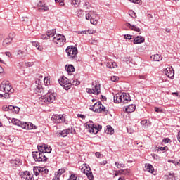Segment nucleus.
<instances>
[{
  "label": "nucleus",
  "mask_w": 180,
  "mask_h": 180,
  "mask_svg": "<svg viewBox=\"0 0 180 180\" xmlns=\"http://www.w3.org/2000/svg\"><path fill=\"white\" fill-rule=\"evenodd\" d=\"M47 145L42 143L38 145V151H33L32 156L35 162H46L47 158L46 155H44V150H46Z\"/></svg>",
  "instance_id": "1"
},
{
  "label": "nucleus",
  "mask_w": 180,
  "mask_h": 180,
  "mask_svg": "<svg viewBox=\"0 0 180 180\" xmlns=\"http://www.w3.org/2000/svg\"><path fill=\"white\" fill-rule=\"evenodd\" d=\"M131 101L130 94L127 93L117 94L114 96L115 103H128Z\"/></svg>",
  "instance_id": "2"
},
{
  "label": "nucleus",
  "mask_w": 180,
  "mask_h": 180,
  "mask_svg": "<svg viewBox=\"0 0 180 180\" xmlns=\"http://www.w3.org/2000/svg\"><path fill=\"white\" fill-rule=\"evenodd\" d=\"M57 94L54 93L53 90H49L46 95H43L41 98L44 103H53L56 100Z\"/></svg>",
  "instance_id": "3"
},
{
  "label": "nucleus",
  "mask_w": 180,
  "mask_h": 180,
  "mask_svg": "<svg viewBox=\"0 0 180 180\" xmlns=\"http://www.w3.org/2000/svg\"><path fill=\"white\" fill-rule=\"evenodd\" d=\"M66 53L71 60H77L78 50L77 47L74 46H68L66 49Z\"/></svg>",
  "instance_id": "4"
},
{
  "label": "nucleus",
  "mask_w": 180,
  "mask_h": 180,
  "mask_svg": "<svg viewBox=\"0 0 180 180\" xmlns=\"http://www.w3.org/2000/svg\"><path fill=\"white\" fill-rule=\"evenodd\" d=\"M79 169L87 176L89 180H94L91 169L89 166H87L86 164H83L82 168L79 167Z\"/></svg>",
  "instance_id": "5"
},
{
  "label": "nucleus",
  "mask_w": 180,
  "mask_h": 180,
  "mask_svg": "<svg viewBox=\"0 0 180 180\" xmlns=\"http://www.w3.org/2000/svg\"><path fill=\"white\" fill-rule=\"evenodd\" d=\"M53 41L56 43L60 46H62L66 42V38L63 34H58L55 37H53Z\"/></svg>",
  "instance_id": "6"
},
{
  "label": "nucleus",
  "mask_w": 180,
  "mask_h": 180,
  "mask_svg": "<svg viewBox=\"0 0 180 180\" xmlns=\"http://www.w3.org/2000/svg\"><path fill=\"white\" fill-rule=\"evenodd\" d=\"M0 90L1 92H13V89L11 88L9 82H2L0 84Z\"/></svg>",
  "instance_id": "7"
},
{
  "label": "nucleus",
  "mask_w": 180,
  "mask_h": 180,
  "mask_svg": "<svg viewBox=\"0 0 180 180\" xmlns=\"http://www.w3.org/2000/svg\"><path fill=\"white\" fill-rule=\"evenodd\" d=\"M164 74H165V75L167 76L168 78L173 79L174 77V70L172 67L166 68L164 70Z\"/></svg>",
  "instance_id": "8"
},
{
  "label": "nucleus",
  "mask_w": 180,
  "mask_h": 180,
  "mask_svg": "<svg viewBox=\"0 0 180 180\" xmlns=\"http://www.w3.org/2000/svg\"><path fill=\"white\" fill-rule=\"evenodd\" d=\"M32 88L34 89V92L39 95L42 94L44 91L42 85L37 84V82L32 84Z\"/></svg>",
  "instance_id": "9"
},
{
  "label": "nucleus",
  "mask_w": 180,
  "mask_h": 180,
  "mask_svg": "<svg viewBox=\"0 0 180 180\" xmlns=\"http://www.w3.org/2000/svg\"><path fill=\"white\" fill-rule=\"evenodd\" d=\"M51 119H52L53 122L56 124H60L65 120V117L63 115H53V116Z\"/></svg>",
  "instance_id": "10"
},
{
  "label": "nucleus",
  "mask_w": 180,
  "mask_h": 180,
  "mask_svg": "<svg viewBox=\"0 0 180 180\" xmlns=\"http://www.w3.org/2000/svg\"><path fill=\"white\" fill-rule=\"evenodd\" d=\"M88 127L89 129V132L93 134H97L98 131L97 130V125L93 124L92 121H90L88 125Z\"/></svg>",
  "instance_id": "11"
},
{
  "label": "nucleus",
  "mask_w": 180,
  "mask_h": 180,
  "mask_svg": "<svg viewBox=\"0 0 180 180\" xmlns=\"http://www.w3.org/2000/svg\"><path fill=\"white\" fill-rule=\"evenodd\" d=\"M130 174V169H120L118 171H115V176H118L121 175H129Z\"/></svg>",
  "instance_id": "12"
},
{
  "label": "nucleus",
  "mask_w": 180,
  "mask_h": 180,
  "mask_svg": "<svg viewBox=\"0 0 180 180\" xmlns=\"http://www.w3.org/2000/svg\"><path fill=\"white\" fill-rule=\"evenodd\" d=\"M10 164H11V166L13 168H16L17 167L22 165V161L19 158H15V160H10Z\"/></svg>",
  "instance_id": "13"
},
{
  "label": "nucleus",
  "mask_w": 180,
  "mask_h": 180,
  "mask_svg": "<svg viewBox=\"0 0 180 180\" xmlns=\"http://www.w3.org/2000/svg\"><path fill=\"white\" fill-rule=\"evenodd\" d=\"M21 178L22 180H34L33 174H30L29 172H25L21 174Z\"/></svg>",
  "instance_id": "14"
},
{
  "label": "nucleus",
  "mask_w": 180,
  "mask_h": 180,
  "mask_svg": "<svg viewBox=\"0 0 180 180\" xmlns=\"http://www.w3.org/2000/svg\"><path fill=\"white\" fill-rule=\"evenodd\" d=\"M39 172L41 176L46 177L49 174V170L46 167H39Z\"/></svg>",
  "instance_id": "15"
},
{
  "label": "nucleus",
  "mask_w": 180,
  "mask_h": 180,
  "mask_svg": "<svg viewBox=\"0 0 180 180\" xmlns=\"http://www.w3.org/2000/svg\"><path fill=\"white\" fill-rule=\"evenodd\" d=\"M96 112H99V113L107 115L108 113V110H107V108L104 105H103L101 103L100 106L98 107V110H96Z\"/></svg>",
  "instance_id": "16"
},
{
  "label": "nucleus",
  "mask_w": 180,
  "mask_h": 180,
  "mask_svg": "<svg viewBox=\"0 0 180 180\" xmlns=\"http://www.w3.org/2000/svg\"><path fill=\"white\" fill-rule=\"evenodd\" d=\"M127 27H129V30H131L132 31L137 32H141V29L139 27H137L134 25H131L130 22H127Z\"/></svg>",
  "instance_id": "17"
},
{
  "label": "nucleus",
  "mask_w": 180,
  "mask_h": 180,
  "mask_svg": "<svg viewBox=\"0 0 180 180\" xmlns=\"http://www.w3.org/2000/svg\"><path fill=\"white\" fill-rule=\"evenodd\" d=\"M91 89L94 90V94L98 95L101 93V84H95L94 88Z\"/></svg>",
  "instance_id": "18"
},
{
  "label": "nucleus",
  "mask_w": 180,
  "mask_h": 180,
  "mask_svg": "<svg viewBox=\"0 0 180 180\" xmlns=\"http://www.w3.org/2000/svg\"><path fill=\"white\" fill-rule=\"evenodd\" d=\"M70 82H72V80H68V79L67 77H61L59 79V83H60V85H61V86L69 84Z\"/></svg>",
  "instance_id": "19"
},
{
  "label": "nucleus",
  "mask_w": 180,
  "mask_h": 180,
  "mask_svg": "<svg viewBox=\"0 0 180 180\" xmlns=\"http://www.w3.org/2000/svg\"><path fill=\"white\" fill-rule=\"evenodd\" d=\"M100 105H101V102L98 101V102L95 103V104L93 106L90 107L89 110L96 112L98 108L100 107Z\"/></svg>",
  "instance_id": "20"
},
{
  "label": "nucleus",
  "mask_w": 180,
  "mask_h": 180,
  "mask_svg": "<svg viewBox=\"0 0 180 180\" xmlns=\"http://www.w3.org/2000/svg\"><path fill=\"white\" fill-rule=\"evenodd\" d=\"M144 42L145 38L141 36H137L134 40V44H141Z\"/></svg>",
  "instance_id": "21"
},
{
  "label": "nucleus",
  "mask_w": 180,
  "mask_h": 180,
  "mask_svg": "<svg viewBox=\"0 0 180 180\" xmlns=\"http://www.w3.org/2000/svg\"><path fill=\"white\" fill-rule=\"evenodd\" d=\"M136 110V106L133 104L129 105V106L125 108V112L127 113H131Z\"/></svg>",
  "instance_id": "22"
},
{
  "label": "nucleus",
  "mask_w": 180,
  "mask_h": 180,
  "mask_svg": "<svg viewBox=\"0 0 180 180\" xmlns=\"http://www.w3.org/2000/svg\"><path fill=\"white\" fill-rule=\"evenodd\" d=\"M150 58L153 61H161L162 59V57L160 54H155V55H152L150 56Z\"/></svg>",
  "instance_id": "23"
},
{
  "label": "nucleus",
  "mask_w": 180,
  "mask_h": 180,
  "mask_svg": "<svg viewBox=\"0 0 180 180\" xmlns=\"http://www.w3.org/2000/svg\"><path fill=\"white\" fill-rule=\"evenodd\" d=\"M13 39L9 38H6L4 40H3L2 45L4 47H8L9 45H11Z\"/></svg>",
  "instance_id": "24"
},
{
  "label": "nucleus",
  "mask_w": 180,
  "mask_h": 180,
  "mask_svg": "<svg viewBox=\"0 0 180 180\" xmlns=\"http://www.w3.org/2000/svg\"><path fill=\"white\" fill-rule=\"evenodd\" d=\"M65 70L68 72V74H71V73L74 72L75 70L73 65H72V64L66 65Z\"/></svg>",
  "instance_id": "25"
},
{
  "label": "nucleus",
  "mask_w": 180,
  "mask_h": 180,
  "mask_svg": "<svg viewBox=\"0 0 180 180\" xmlns=\"http://www.w3.org/2000/svg\"><path fill=\"white\" fill-rule=\"evenodd\" d=\"M145 168H146V170L150 173H153L154 172V167L151 164H149V163L145 164Z\"/></svg>",
  "instance_id": "26"
},
{
  "label": "nucleus",
  "mask_w": 180,
  "mask_h": 180,
  "mask_svg": "<svg viewBox=\"0 0 180 180\" xmlns=\"http://www.w3.org/2000/svg\"><path fill=\"white\" fill-rule=\"evenodd\" d=\"M105 132L107 134H114V129L112 128V127L110 125H108L107 126V129L105 131Z\"/></svg>",
  "instance_id": "27"
},
{
  "label": "nucleus",
  "mask_w": 180,
  "mask_h": 180,
  "mask_svg": "<svg viewBox=\"0 0 180 180\" xmlns=\"http://www.w3.org/2000/svg\"><path fill=\"white\" fill-rule=\"evenodd\" d=\"M20 110V109L19 107H15L13 105H10V111H11L15 114H18Z\"/></svg>",
  "instance_id": "28"
},
{
  "label": "nucleus",
  "mask_w": 180,
  "mask_h": 180,
  "mask_svg": "<svg viewBox=\"0 0 180 180\" xmlns=\"http://www.w3.org/2000/svg\"><path fill=\"white\" fill-rule=\"evenodd\" d=\"M46 34H49V37H53L54 35L56 34V30L52 29L48 32H46Z\"/></svg>",
  "instance_id": "29"
},
{
  "label": "nucleus",
  "mask_w": 180,
  "mask_h": 180,
  "mask_svg": "<svg viewBox=\"0 0 180 180\" xmlns=\"http://www.w3.org/2000/svg\"><path fill=\"white\" fill-rule=\"evenodd\" d=\"M65 172V169H60L59 170H58L57 174L56 176V180H57V177H59V179H60V176Z\"/></svg>",
  "instance_id": "30"
},
{
  "label": "nucleus",
  "mask_w": 180,
  "mask_h": 180,
  "mask_svg": "<svg viewBox=\"0 0 180 180\" xmlns=\"http://www.w3.org/2000/svg\"><path fill=\"white\" fill-rule=\"evenodd\" d=\"M68 180H80L79 176L77 174H70Z\"/></svg>",
  "instance_id": "31"
},
{
  "label": "nucleus",
  "mask_w": 180,
  "mask_h": 180,
  "mask_svg": "<svg viewBox=\"0 0 180 180\" xmlns=\"http://www.w3.org/2000/svg\"><path fill=\"white\" fill-rule=\"evenodd\" d=\"M106 66L108 68H115L117 67V65L115 63L113 62H108L106 63Z\"/></svg>",
  "instance_id": "32"
},
{
  "label": "nucleus",
  "mask_w": 180,
  "mask_h": 180,
  "mask_svg": "<svg viewBox=\"0 0 180 180\" xmlns=\"http://www.w3.org/2000/svg\"><path fill=\"white\" fill-rule=\"evenodd\" d=\"M68 132L65 131V130H63V131H60V132L59 133H58V136H59V137H60V136H62V137H66V136H68Z\"/></svg>",
  "instance_id": "33"
},
{
  "label": "nucleus",
  "mask_w": 180,
  "mask_h": 180,
  "mask_svg": "<svg viewBox=\"0 0 180 180\" xmlns=\"http://www.w3.org/2000/svg\"><path fill=\"white\" fill-rule=\"evenodd\" d=\"M12 123L14 124L15 125L19 126V127L22 124V122L15 118L12 119Z\"/></svg>",
  "instance_id": "34"
},
{
  "label": "nucleus",
  "mask_w": 180,
  "mask_h": 180,
  "mask_svg": "<svg viewBox=\"0 0 180 180\" xmlns=\"http://www.w3.org/2000/svg\"><path fill=\"white\" fill-rule=\"evenodd\" d=\"M72 82H69V83H68V84H63V85H62V86L63 87V89H65L66 91H68V90H70V89H71V87H72Z\"/></svg>",
  "instance_id": "35"
},
{
  "label": "nucleus",
  "mask_w": 180,
  "mask_h": 180,
  "mask_svg": "<svg viewBox=\"0 0 180 180\" xmlns=\"http://www.w3.org/2000/svg\"><path fill=\"white\" fill-rule=\"evenodd\" d=\"M80 0H72V5L75 7H78L80 4Z\"/></svg>",
  "instance_id": "36"
},
{
  "label": "nucleus",
  "mask_w": 180,
  "mask_h": 180,
  "mask_svg": "<svg viewBox=\"0 0 180 180\" xmlns=\"http://www.w3.org/2000/svg\"><path fill=\"white\" fill-rule=\"evenodd\" d=\"M51 151H52V148H51V146H49V145H46V149L44 151V154H45V153H51Z\"/></svg>",
  "instance_id": "37"
},
{
  "label": "nucleus",
  "mask_w": 180,
  "mask_h": 180,
  "mask_svg": "<svg viewBox=\"0 0 180 180\" xmlns=\"http://www.w3.org/2000/svg\"><path fill=\"white\" fill-rule=\"evenodd\" d=\"M19 127H21L22 129H29V124L27 122H22Z\"/></svg>",
  "instance_id": "38"
},
{
  "label": "nucleus",
  "mask_w": 180,
  "mask_h": 180,
  "mask_svg": "<svg viewBox=\"0 0 180 180\" xmlns=\"http://www.w3.org/2000/svg\"><path fill=\"white\" fill-rule=\"evenodd\" d=\"M32 45L37 48V49L41 51L42 48L40 47L39 43L38 41H32Z\"/></svg>",
  "instance_id": "39"
},
{
  "label": "nucleus",
  "mask_w": 180,
  "mask_h": 180,
  "mask_svg": "<svg viewBox=\"0 0 180 180\" xmlns=\"http://www.w3.org/2000/svg\"><path fill=\"white\" fill-rule=\"evenodd\" d=\"M92 13H95L94 11H90L88 14L86 15V20H90L91 19L92 17Z\"/></svg>",
  "instance_id": "40"
},
{
  "label": "nucleus",
  "mask_w": 180,
  "mask_h": 180,
  "mask_svg": "<svg viewBox=\"0 0 180 180\" xmlns=\"http://www.w3.org/2000/svg\"><path fill=\"white\" fill-rule=\"evenodd\" d=\"M84 11L82 9H79L77 11L76 15L79 18H82L83 16Z\"/></svg>",
  "instance_id": "41"
},
{
  "label": "nucleus",
  "mask_w": 180,
  "mask_h": 180,
  "mask_svg": "<svg viewBox=\"0 0 180 180\" xmlns=\"http://www.w3.org/2000/svg\"><path fill=\"white\" fill-rule=\"evenodd\" d=\"M33 171H34V174L36 176H38L39 175H40L39 167H34Z\"/></svg>",
  "instance_id": "42"
},
{
  "label": "nucleus",
  "mask_w": 180,
  "mask_h": 180,
  "mask_svg": "<svg viewBox=\"0 0 180 180\" xmlns=\"http://www.w3.org/2000/svg\"><path fill=\"white\" fill-rule=\"evenodd\" d=\"M37 127L32 123H28V129H37Z\"/></svg>",
  "instance_id": "43"
},
{
  "label": "nucleus",
  "mask_w": 180,
  "mask_h": 180,
  "mask_svg": "<svg viewBox=\"0 0 180 180\" xmlns=\"http://www.w3.org/2000/svg\"><path fill=\"white\" fill-rule=\"evenodd\" d=\"M141 124L145 127H148V120L146 119L141 120Z\"/></svg>",
  "instance_id": "44"
},
{
  "label": "nucleus",
  "mask_w": 180,
  "mask_h": 180,
  "mask_svg": "<svg viewBox=\"0 0 180 180\" xmlns=\"http://www.w3.org/2000/svg\"><path fill=\"white\" fill-rule=\"evenodd\" d=\"M90 22L91 25H98V20H94L93 17H91V18L90 19Z\"/></svg>",
  "instance_id": "45"
},
{
  "label": "nucleus",
  "mask_w": 180,
  "mask_h": 180,
  "mask_svg": "<svg viewBox=\"0 0 180 180\" xmlns=\"http://www.w3.org/2000/svg\"><path fill=\"white\" fill-rule=\"evenodd\" d=\"M169 180H175V176L174 173H169L168 175Z\"/></svg>",
  "instance_id": "46"
},
{
  "label": "nucleus",
  "mask_w": 180,
  "mask_h": 180,
  "mask_svg": "<svg viewBox=\"0 0 180 180\" xmlns=\"http://www.w3.org/2000/svg\"><path fill=\"white\" fill-rule=\"evenodd\" d=\"M95 32H96L94 30H88L87 31H84V33L86 34H93Z\"/></svg>",
  "instance_id": "47"
},
{
  "label": "nucleus",
  "mask_w": 180,
  "mask_h": 180,
  "mask_svg": "<svg viewBox=\"0 0 180 180\" xmlns=\"http://www.w3.org/2000/svg\"><path fill=\"white\" fill-rule=\"evenodd\" d=\"M72 81V85L78 86L80 84V82L77 80H71Z\"/></svg>",
  "instance_id": "48"
},
{
  "label": "nucleus",
  "mask_w": 180,
  "mask_h": 180,
  "mask_svg": "<svg viewBox=\"0 0 180 180\" xmlns=\"http://www.w3.org/2000/svg\"><path fill=\"white\" fill-rule=\"evenodd\" d=\"M129 15L132 18H135L136 17V13L134 11H129Z\"/></svg>",
  "instance_id": "49"
},
{
  "label": "nucleus",
  "mask_w": 180,
  "mask_h": 180,
  "mask_svg": "<svg viewBox=\"0 0 180 180\" xmlns=\"http://www.w3.org/2000/svg\"><path fill=\"white\" fill-rule=\"evenodd\" d=\"M2 110L11 111V105L2 107Z\"/></svg>",
  "instance_id": "50"
},
{
  "label": "nucleus",
  "mask_w": 180,
  "mask_h": 180,
  "mask_svg": "<svg viewBox=\"0 0 180 180\" xmlns=\"http://www.w3.org/2000/svg\"><path fill=\"white\" fill-rule=\"evenodd\" d=\"M49 38H50V37H49V35L48 34H42L41 35V39H42L47 40V39H49Z\"/></svg>",
  "instance_id": "51"
},
{
  "label": "nucleus",
  "mask_w": 180,
  "mask_h": 180,
  "mask_svg": "<svg viewBox=\"0 0 180 180\" xmlns=\"http://www.w3.org/2000/svg\"><path fill=\"white\" fill-rule=\"evenodd\" d=\"M15 37V34L12 32L8 34V39H11V40H13V39Z\"/></svg>",
  "instance_id": "52"
},
{
  "label": "nucleus",
  "mask_w": 180,
  "mask_h": 180,
  "mask_svg": "<svg viewBox=\"0 0 180 180\" xmlns=\"http://www.w3.org/2000/svg\"><path fill=\"white\" fill-rule=\"evenodd\" d=\"M158 150L160 151H165V150H168V147L165 146V147H158Z\"/></svg>",
  "instance_id": "53"
},
{
  "label": "nucleus",
  "mask_w": 180,
  "mask_h": 180,
  "mask_svg": "<svg viewBox=\"0 0 180 180\" xmlns=\"http://www.w3.org/2000/svg\"><path fill=\"white\" fill-rule=\"evenodd\" d=\"M110 79L112 82H116V81L119 80V77H117V76H112V77H111Z\"/></svg>",
  "instance_id": "54"
},
{
  "label": "nucleus",
  "mask_w": 180,
  "mask_h": 180,
  "mask_svg": "<svg viewBox=\"0 0 180 180\" xmlns=\"http://www.w3.org/2000/svg\"><path fill=\"white\" fill-rule=\"evenodd\" d=\"M132 36L131 34H124V39H129V40H131L132 39Z\"/></svg>",
  "instance_id": "55"
},
{
  "label": "nucleus",
  "mask_w": 180,
  "mask_h": 180,
  "mask_svg": "<svg viewBox=\"0 0 180 180\" xmlns=\"http://www.w3.org/2000/svg\"><path fill=\"white\" fill-rule=\"evenodd\" d=\"M33 64H34L33 62L25 63V66L27 68H31V67H32Z\"/></svg>",
  "instance_id": "56"
},
{
  "label": "nucleus",
  "mask_w": 180,
  "mask_h": 180,
  "mask_svg": "<svg viewBox=\"0 0 180 180\" xmlns=\"http://www.w3.org/2000/svg\"><path fill=\"white\" fill-rule=\"evenodd\" d=\"M65 131H67L68 134H73V131L75 132V130L73 131L72 129H70V128L65 129Z\"/></svg>",
  "instance_id": "57"
},
{
  "label": "nucleus",
  "mask_w": 180,
  "mask_h": 180,
  "mask_svg": "<svg viewBox=\"0 0 180 180\" xmlns=\"http://www.w3.org/2000/svg\"><path fill=\"white\" fill-rule=\"evenodd\" d=\"M169 141H171V139L169 138H165L163 140H162V142L165 143V144H167L169 142Z\"/></svg>",
  "instance_id": "58"
},
{
  "label": "nucleus",
  "mask_w": 180,
  "mask_h": 180,
  "mask_svg": "<svg viewBox=\"0 0 180 180\" xmlns=\"http://www.w3.org/2000/svg\"><path fill=\"white\" fill-rule=\"evenodd\" d=\"M129 1L132 3L137 4H140L141 2V0H129Z\"/></svg>",
  "instance_id": "59"
},
{
  "label": "nucleus",
  "mask_w": 180,
  "mask_h": 180,
  "mask_svg": "<svg viewBox=\"0 0 180 180\" xmlns=\"http://www.w3.org/2000/svg\"><path fill=\"white\" fill-rule=\"evenodd\" d=\"M86 91L87 93L90 94H94V89H86Z\"/></svg>",
  "instance_id": "60"
},
{
  "label": "nucleus",
  "mask_w": 180,
  "mask_h": 180,
  "mask_svg": "<svg viewBox=\"0 0 180 180\" xmlns=\"http://www.w3.org/2000/svg\"><path fill=\"white\" fill-rule=\"evenodd\" d=\"M155 110L158 113L162 112V110L160 108H158V107H155Z\"/></svg>",
  "instance_id": "61"
},
{
  "label": "nucleus",
  "mask_w": 180,
  "mask_h": 180,
  "mask_svg": "<svg viewBox=\"0 0 180 180\" xmlns=\"http://www.w3.org/2000/svg\"><path fill=\"white\" fill-rule=\"evenodd\" d=\"M3 98H9V92H5V94H3Z\"/></svg>",
  "instance_id": "62"
},
{
  "label": "nucleus",
  "mask_w": 180,
  "mask_h": 180,
  "mask_svg": "<svg viewBox=\"0 0 180 180\" xmlns=\"http://www.w3.org/2000/svg\"><path fill=\"white\" fill-rule=\"evenodd\" d=\"M41 10H44L45 11L49 10V7L46 6V5H42V6L41 7Z\"/></svg>",
  "instance_id": "63"
},
{
  "label": "nucleus",
  "mask_w": 180,
  "mask_h": 180,
  "mask_svg": "<svg viewBox=\"0 0 180 180\" xmlns=\"http://www.w3.org/2000/svg\"><path fill=\"white\" fill-rule=\"evenodd\" d=\"M23 54H24V52L21 50H19L17 51V56H20H20H23Z\"/></svg>",
  "instance_id": "64"
}]
</instances>
